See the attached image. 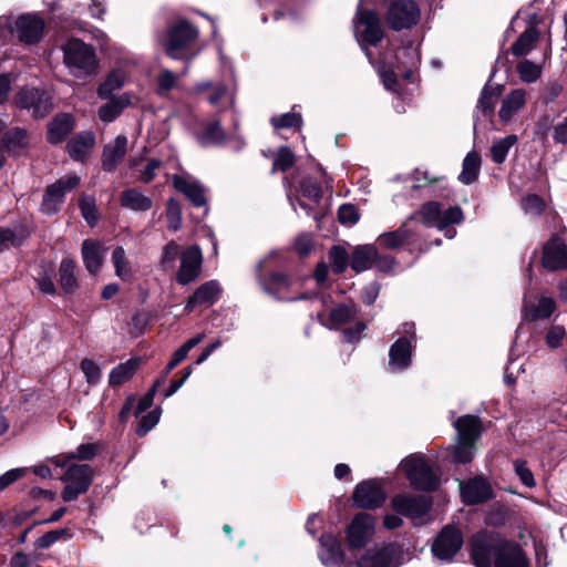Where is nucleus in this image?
Segmentation results:
<instances>
[{
  "label": "nucleus",
  "instance_id": "nucleus-59",
  "mask_svg": "<svg viewBox=\"0 0 567 567\" xmlns=\"http://www.w3.org/2000/svg\"><path fill=\"white\" fill-rule=\"evenodd\" d=\"M64 535H68V529L50 530L38 538L34 545L39 549H45L56 543Z\"/></svg>",
  "mask_w": 567,
  "mask_h": 567
},
{
  "label": "nucleus",
  "instance_id": "nucleus-55",
  "mask_svg": "<svg viewBox=\"0 0 567 567\" xmlns=\"http://www.w3.org/2000/svg\"><path fill=\"white\" fill-rule=\"evenodd\" d=\"M223 140L224 132L220 127L219 122L208 124L200 136V142L203 145L218 144Z\"/></svg>",
  "mask_w": 567,
  "mask_h": 567
},
{
  "label": "nucleus",
  "instance_id": "nucleus-45",
  "mask_svg": "<svg viewBox=\"0 0 567 567\" xmlns=\"http://www.w3.org/2000/svg\"><path fill=\"white\" fill-rule=\"evenodd\" d=\"M441 205L436 202H427L423 204L415 216H419L422 223L429 227H437L441 221Z\"/></svg>",
  "mask_w": 567,
  "mask_h": 567
},
{
  "label": "nucleus",
  "instance_id": "nucleus-46",
  "mask_svg": "<svg viewBox=\"0 0 567 567\" xmlns=\"http://www.w3.org/2000/svg\"><path fill=\"white\" fill-rule=\"evenodd\" d=\"M517 73L523 82L533 83L537 81L542 74L540 65L529 61L523 60L516 66Z\"/></svg>",
  "mask_w": 567,
  "mask_h": 567
},
{
  "label": "nucleus",
  "instance_id": "nucleus-48",
  "mask_svg": "<svg viewBox=\"0 0 567 567\" xmlns=\"http://www.w3.org/2000/svg\"><path fill=\"white\" fill-rule=\"evenodd\" d=\"M166 220L168 229L173 231H177L182 227L181 205L174 198L168 199L166 204Z\"/></svg>",
  "mask_w": 567,
  "mask_h": 567
},
{
  "label": "nucleus",
  "instance_id": "nucleus-39",
  "mask_svg": "<svg viewBox=\"0 0 567 567\" xmlns=\"http://www.w3.org/2000/svg\"><path fill=\"white\" fill-rule=\"evenodd\" d=\"M481 169V157L476 152H470L463 159L462 172L458 176L460 182L470 185L477 179Z\"/></svg>",
  "mask_w": 567,
  "mask_h": 567
},
{
  "label": "nucleus",
  "instance_id": "nucleus-2",
  "mask_svg": "<svg viewBox=\"0 0 567 567\" xmlns=\"http://www.w3.org/2000/svg\"><path fill=\"white\" fill-rule=\"evenodd\" d=\"M64 64L78 79L93 76L97 72L99 60L94 49L79 39L69 40L63 47Z\"/></svg>",
  "mask_w": 567,
  "mask_h": 567
},
{
  "label": "nucleus",
  "instance_id": "nucleus-13",
  "mask_svg": "<svg viewBox=\"0 0 567 567\" xmlns=\"http://www.w3.org/2000/svg\"><path fill=\"white\" fill-rule=\"evenodd\" d=\"M79 183V176L69 175L49 186L43 195L41 210L48 215L56 213L65 193L75 188Z\"/></svg>",
  "mask_w": 567,
  "mask_h": 567
},
{
  "label": "nucleus",
  "instance_id": "nucleus-28",
  "mask_svg": "<svg viewBox=\"0 0 567 567\" xmlns=\"http://www.w3.org/2000/svg\"><path fill=\"white\" fill-rule=\"evenodd\" d=\"M378 258V249L373 245L357 246L351 255L350 266L355 272L368 270Z\"/></svg>",
  "mask_w": 567,
  "mask_h": 567
},
{
  "label": "nucleus",
  "instance_id": "nucleus-42",
  "mask_svg": "<svg viewBox=\"0 0 567 567\" xmlns=\"http://www.w3.org/2000/svg\"><path fill=\"white\" fill-rule=\"evenodd\" d=\"M125 73L121 70H115L109 74L106 80L99 86L97 95L101 99H107L114 91L120 90L125 83Z\"/></svg>",
  "mask_w": 567,
  "mask_h": 567
},
{
  "label": "nucleus",
  "instance_id": "nucleus-52",
  "mask_svg": "<svg viewBox=\"0 0 567 567\" xmlns=\"http://www.w3.org/2000/svg\"><path fill=\"white\" fill-rule=\"evenodd\" d=\"M80 209L83 218L92 227L97 221V210L95 199L92 196H82L80 199Z\"/></svg>",
  "mask_w": 567,
  "mask_h": 567
},
{
  "label": "nucleus",
  "instance_id": "nucleus-30",
  "mask_svg": "<svg viewBox=\"0 0 567 567\" xmlns=\"http://www.w3.org/2000/svg\"><path fill=\"white\" fill-rule=\"evenodd\" d=\"M454 426L457 431V439L461 441L475 442L482 431L481 420L474 415L458 417Z\"/></svg>",
  "mask_w": 567,
  "mask_h": 567
},
{
  "label": "nucleus",
  "instance_id": "nucleus-34",
  "mask_svg": "<svg viewBox=\"0 0 567 567\" xmlns=\"http://www.w3.org/2000/svg\"><path fill=\"white\" fill-rule=\"evenodd\" d=\"M72 118L68 114L56 115L49 124L48 140L52 144H58L72 131Z\"/></svg>",
  "mask_w": 567,
  "mask_h": 567
},
{
  "label": "nucleus",
  "instance_id": "nucleus-11",
  "mask_svg": "<svg viewBox=\"0 0 567 567\" xmlns=\"http://www.w3.org/2000/svg\"><path fill=\"white\" fill-rule=\"evenodd\" d=\"M374 517L367 513L355 515L347 529V540L351 548L364 547L374 535Z\"/></svg>",
  "mask_w": 567,
  "mask_h": 567
},
{
  "label": "nucleus",
  "instance_id": "nucleus-20",
  "mask_svg": "<svg viewBox=\"0 0 567 567\" xmlns=\"http://www.w3.org/2000/svg\"><path fill=\"white\" fill-rule=\"evenodd\" d=\"M543 266L548 270L567 268V252L565 243L554 237L544 247Z\"/></svg>",
  "mask_w": 567,
  "mask_h": 567
},
{
  "label": "nucleus",
  "instance_id": "nucleus-27",
  "mask_svg": "<svg viewBox=\"0 0 567 567\" xmlns=\"http://www.w3.org/2000/svg\"><path fill=\"white\" fill-rule=\"evenodd\" d=\"M128 166L137 172L140 182L147 184L155 178L163 162L157 158L132 157L128 159Z\"/></svg>",
  "mask_w": 567,
  "mask_h": 567
},
{
  "label": "nucleus",
  "instance_id": "nucleus-16",
  "mask_svg": "<svg viewBox=\"0 0 567 567\" xmlns=\"http://www.w3.org/2000/svg\"><path fill=\"white\" fill-rule=\"evenodd\" d=\"M202 251L197 246L188 247L181 256V266L176 274L179 285H187L194 281L200 274Z\"/></svg>",
  "mask_w": 567,
  "mask_h": 567
},
{
  "label": "nucleus",
  "instance_id": "nucleus-24",
  "mask_svg": "<svg viewBox=\"0 0 567 567\" xmlns=\"http://www.w3.org/2000/svg\"><path fill=\"white\" fill-rule=\"evenodd\" d=\"M357 313L358 309L355 305L342 303L338 305L330 311L328 319H324L322 315H319L318 318L322 322V324L330 329H333L355 320Z\"/></svg>",
  "mask_w": 567,
  "mask_h": 567
},
{
  "label": "nucleus",
  "instance_id": "nucleus-26",
  "mask_svg": "<svg viewBox=\"0 0 567 567\" xmlns=\"http://www.w3.org/2000/svg\"><path fill=\"white\" fill-rule=\"evenodd\" d=\"M319 540L321 546L319 557L323 565H339L342 561L343 555L338 539L331 534H323Z\"/></svg>",
  "mask_w": 567,
  "mask_h": 567
},
{
  "label": "nucleus",
  "instance_id": "nucleus-23",
  "mask_svg": "<svg viewBox=\"0 0 567 567\" xmlns=\"http://www.w3.org/2000/svg\"><path fill=\"white\" fill-rule=\"evenodd\" d=\"M81 252L85 268L89 272L96 274L103 265L105 252L103 244L97 240L85 239L82 243Z\"/></svg>",
  "mask_w": 567,
  "mask_h": 567
},
{
  "label": "nucleus",
  "instance_id": "nucleus-31",
  "mask_svg": "<svg viewBox=\"0 0 567 567\" xmlns=\"http://www.w3.org/2000/svg\"><path fill=\"white\" fill-rule=\"evenodd\" d=\"M121 205L134 212H146L152 208V199L137 188H128L120 196Z\"/></svg>",
  "mask_w": 567,
  "mask_h": 567
},
{
  "label": "nucleus",
  "instance_id": "nucleus-63",
  "mask_svg": "<svg viewBox=\"0 0 567 567\" xmlns=\"http://www.w3.org/2000/svg\"><path fill=\"white\" fill-rule=\"evenodd\" d=\"M514 467H515V472H516L517 476L519 477V480L522 481V483L524 485H526L528 487H533L535 485V480H534L533 473L527 467L525 461H520V460L515 461Z\"/></svg>",
  "mask_w": 567,
  "mask_h": 567
},
{
  "label": "nucleus",
  "instance_id": "nucleus-14",
  "mask_svg": "<svg viewBox=\"0 0 567 567\" xmlns=\"http://www.w3.org/2000/svg\"><path fill=\"white\" fill-rule=\"evenodd\" d=\"M393 509L411 518L415 524L422 522L431 507V501L426 496L398 495L392 499Z\"/></svg>",
  "mask_w": 567,
  "mask_h": 567
},
{
  "label": "nucleus",
  "instance_id": "nucleus-50",
  "mask_svg": "<svg viewBox=\"0 0 567 567\" xmlns=\"http://www.w3.org/2000/svg\"><path fill=\"white\" fill-rule=\"evenodd\" d=\"M474 456V442L461 441L457 439V443L453 452V461L456 463H468Z\"/></svg>",
  "mask_w": 567,
  "mask_h": 567
},
{
  "label": "nucleus",
  "instance_id": "nucleus-64",
  "mask_svg": "<svg viewBox=\"0 0 567 567\" xmlns=\"http://www.w3.org/2000/svg\"><path fill=\"white\" fill-rule=\"evenodd\" d=\"M338 218L343 225H353L359 220V214L353 205H342L339 208Z\"/></svg>",
  "mask_w": 567,
  "mask_h": 567
},
{
  "label": "nucleus",
  "instance_id": "nucleus-17",
  "mask_svg": "<svg viewBox=\"0 0 567 567\" xmlns=\"http://www.w3.org/2000/svg\"><path fill=\"white\" fill-rule=\"evenodd\" d=\"M385 501V493L375 481H367L357 485L353 492L354 505L360 508L373 509Z\"/></svg>",
  "mask_w": 567,
  "mask_h": 567
},
{
  "label": "nucleus",
  "instance_id": "nucleus-58",
  "mask_svg": "<svg viewBox=\"0 0 567 567\" xmlns=\"http://www.w3.org/2000/svg\"><path fill=\"white\" fill-rule=\"evenodd\" d=\"M271 124L276 128L299 127L301 124V116L298 113L289 112V113L272 117Z\"/></svg>",
  "mask_w": 567,
  "mask_h": 567
},
{
  "label": "nucleus",
  "instance_id": "nucleus-22",
  "mask_svg": "<svg viewBox=\"0 0 567 567\" xmlns=\"http://www.w3.org/2000/svg\"><path fill=\"white\" fill-rule=\"evenodd\" d=\"M173 185L178 192L183 193L193 205L197 207L206 205L205 190L199 182L189 177L174 175Z\"/></svg>",
  "mask_w": 567,
  "mask_h": 567
},
{
  "label": "nucleus",
  "instance_id": "nucleus-44",
  "mask_svg": "<svg viewBox=\"0 0 567 567\" xmlns=\"http://www.w3.org/2000/svg\"><path fill=\"white\" fill-rule=\"evenodd\" d=\"M517 143V136L514 134L507 135L506 137L496 140L493 142L491 147V156L493 162L502 164L509 152V150Z\"/></svg>",
  "mask_w": 567,
  "mask_h": 567
},
{
  "label": "nucleus",
  "instance_id": "nucleus-54",
  "mask_svg": "<svg viewBox=\"0 0 567 567\" xmlns=\"http://www.w3.org/2000/svg\"><path fill=\"white\" fill-rule=\"evenodd\" d=\"M300 193L301 195L311 200L312 203L318 204L322 196L321 186L315 182L312 178H305L300 184Z\"/></svg>",
  "mask_w": 567,
  "mask_h": 567
},
{
  "label": "nucleus",
  "instance_id": "nucleus-61",
  "mask_svg": "<svg viewBox=\"0 0 567 567\" xmlns=\"http://www.w3.org/2000/svg\"><path fill=\"white\" fill-rule=\"evenodd\" d=\"M179 255V246L175 241L166 244L162 251L161 264L163 267H173L174 261Z\"/></svg>",
  "mask_w": 567,
  "mask_h": 567
},
{
  "label": "nucleus",
  "instance_id": "nucleus-25",
  "mask_svg": "<svg viewBox=\"0 0 567 567\" xmlns=\"http://www.w3.org/2000/svg\"><path fill=\"white\" fill-rule=\"evenodd\" d=\"M526 103V93L522 89L513 90L502 101L501 109L498 111L499 120L503 123H508L514 115H516Z\"/></svg>",
  "mask_w": 567,
  "mask_h": 567
},
{
  "label": "nucleus",
  "instance_id": "nucleus-12",
  "mask_svg": "<svg viewBox=\"0 0 567 567\" xmlns=\"http://www.w3.org/2000/svg\"><path fill=\"white\" fill-rule=\"evenodd\" d=\"M463 537L461 532L451 526L444 527L432 545L434 557L441 560H451L461 549Z\"/></svg>",
  "mask_w": 567,
  "mask_h": 567
},
{
  "label": "nucleus",
  "instance_id": "nucleus-1",
  "mask_svg": "<svg viewBox=\"0 0 567 567\" xmlns=\"http://www.w3.org/2000/svg\"><path fill=\"white\" fill-rule=\"evenodd\" d=\"M471 556L476 567H492V563L495 567H527L518 545L485 532L472 537Z\"/></svg>",
  "mask_w": 567,
  "mask_h": 567
},
{
  "label": "nucleus",
  "instance_id": "nucleus-43",
  "mask_svg": "<svg viewBox=\"0 0 567 567\" xmlns=\"http://www.w3.org/2000/svg\"><path fill=\"white\" fill-rule=\"evenodd\" d=\"M75 264L71 259H63L60 265V286L65 292H73L78 287L74 276Z\"/></svg>",
  "mask_w": 567,
  "mask_h": 567
},
{
  "label": "nucleus",
  "instance_id": "nucleus-21",
  "mask_svg": "<svg viewBox=\"0 0 567 567\" xmlns=\"http://www.w3.org/2000/svg\"><path fill=\"white\" fill-rule=\"evenodd\" d=\"M127 143L126 136L118 135L104 146L102 153V167L104 171L113 172L116 168L127 152Z\"/></svg>",
  "mask_w": 567,
  "mask_h": 567
},
{
  "label": "nucleus",
  "instance_id": "nucleus-57",
  "mask_svg": "<svg viewBox=\"0 0 567 567\" xmlns=\"http://www.w3.org/2000/svg\"><path fill=\"white\" fill-rule=\"evenodd\" d=\"M522 206L526 214L538 216L545 210V202L538 195H527L522 199Z\"/></svg>",
  "mask_w": 567,
  "mask_h": 567
},
{
  "label": "nucleus",
  "instance_id": "nucleus-36",
  "mask_svg": "<svg viewBox=\"0 0 567 567\" xmlns=\"http://www.w3.org/2000/svg\"><path fill=\"white\" fill-rule=\"evenodd\" d=\"M111 260L114 267V272L123 281H131L134 277V271L127 258L126 251L122 246H117L112 251Z\"/></svg>",
  "mask_w": 567,
  "mask_h": 567
},
{
  "label": "nucleus",
  "instance_id": "nucleus-49",
  "mask_svg": "<svg viewBox=\"0 0 567 567\" xmlns=\"http://www.w3.org/2000/svg\"><path fill=\"white\" fill-rule=\"evenodd\" d=\"M3 142L9 150L17 151L28 144L27 132L22 128H13L6 133Z\"/></svg>",
  "mask_w": 567,
  "mask_h": 567
},
{
  "label": "nucleus",
  "instance_id": "nucleus-10",
  "mask_svg": "<svg viewBox=\"0 0 567 567\" xmlns=\"http://www.w3.org/2000/svg\"><path fill=\"white\" fill-rule=\"evenodd\" d=\"M14 104L32 111L35 117L45 116L52 109L49 93L35 87H22L14 97Z\"/></svg>",
  "mask_w": 567,
  "mask_h": 567
},
{
  "label": "nucleus",
  "instance_id": "nucleus-9",
  "mask_svg": "<svg viewBox=\"0 0 567 567\" xmlns=\"http://www.w3.org/2000/svg\"><path fill=\"white\" fill-rule=\"evenodd\" d=\"M403 332L405 336L399 338L389 351V367L393 370H403L411 363L412 348L415 342L414 323H404Z\"/></svg>",
  "mask_w": 567,
  "mask_h": 567
},
{
  "label": "nucleus",
  "instance_id": "nucleus-19",
  "mask_svg": "<svg viewBox=\"0 0 567 567\" xmlns=\"http://www.w3.org/2000/svg\"><path fill=\"white\" fill-rule=\"evenodd\" d=\"M221 288L216 280H210L200 285L195 292L188 297L185 311L190 312L198 306L209 307L214 305L218 300Z\"/></svg>",
  "mask_w": 567,
  "mask_h": 567
},
{
  "label": "nucleus",
  "instance_id": "nucleus-47",
  "mask_svg": "<svg viewBox=\"0 0 567 567\" xmlns=\"http://www.w3.org/2000/svg\"><path fill=\"white\" fill-rule=\"evenodd\" d=\"M329 259L332 270L336 274H342L349 265V255L347 250L340 246H333L329 251Z\"/></svg>",
  "mask_w": 567,
  "mask_h": 567
},
{
  "label": "nucleus",
  "instance_id": "nucleus-5",
  "mask_svg": "<svg viewBox=\"0 0 567 567\" xmlns=\"http://www.w3.org/2000/svg\"><path fill=\"white\" fill-rule=\"evenodd\" d=\"M61 480L65 483L61 497L64 502H71L87 492L93 480V470L87 464H72Z\"/></svg>",
  "mask_w": 567,
  "mask_h": 567
},
{
  "label": "nucleus",
  "instance_id": "nucleus-38",
  "mask_svg": "<svg viewBox=\"0 0 567 567\" xmlns=\"http://www.w3.org/2000/svg\"><path fill=\"white\" fill-rule=\"evenodd\" d=\"M555 308L554 300L548 297L539 298L535 305H529L526 301L524 306L525 315L530 320L547 319L551 316Z\"/></svg>",
  "mask_w": 567,
  "mask_h": 567
},
{
  "label": "nucleus",
  "instance_id": "nucleus-18",
  "mask_svg": "<svg viewBox=\"0 0 567 567\" xmlns=\"http://www.w3.org/2000/svg\"><path fill=\"white\" fill-rule=\"evenodd\" d=\"M461 496L466 505L486 502L493 497L491 485L481 477L460 483Z\"/></svg>",
  "mask_w": 567,
  "mask_h": 567
},
{
  "label": "nucleus",
  "instance_id": "nucleus-35",
  "mask_svg": "<svg viewBox=\"0 0 567 567\" xmlns=\"http://www.w3.org/2000/svg\"><path fill=\"white\" fill-rule=\"evenodd\" d=\"M413 231L403 223L398 229L383 233L379 236L378 241L388 249H396L402 247L412 237Z\"/></svg>",
  "mask_w": 567,
  "mask_h": 567
},
{
  "label": "nucleus",
  "instance_id": "nucleus-60",
  "mask_svg": "<svg viewBox=\"0 0 567 567\" xmlns=\"http://www.w3.org/2000/svg\"><path fill=\"white\" fill-rule=\"evenodd\" d=\"M161 411L154 410L147 415L143 416L138 423L137 434L140 436H144L148 431H151L159 421Z\"/></svg>",
  "mask_w": 567,
  "mask_h": 567
},
{
  "label": "nucleus",
  "instance_id": "nucleus-51",
  "mask_svg": "<svg viewBox=\"0 0 567 567\" xmlns=\"http://www.w3.org/2000/svg\"><path fill=\"white\" fill-rule=\"evenodd\" d=\"M24 236L13 229L0 228V252L20 246Z\"/></svg>",
  "mask_w": 567,
  "mask_h": 567
},
{
  "label": "nucleus",
  "instance_id": "nucleus-53",
  "mask_svg": "<svg viewBox=\"0 0 567 567\" xmlns=\"http://www.w3.org/2000/svg\"><path fill=\"white\" fill-rule=\"evenodd\" d=\"M464 219L463 212L460 206H451L441 213V221L439 229H446L450 225L461 224Z\"/></svg>",
  "mask_w": 567,
  "mask_h": 567
},
{
  "label": "nucleus",
  "instance_id": "nucleus-15",
  "mask_svg": "<svg viewBox=\"0 0 567 567\" xmlns=\"http://www.w3.org/2000/svg\"><path fill=\"white\" fill-rule=\"evenodd\" d=\"M44 31V21L35 14H22L14 23L13 32L17 38L25 43L32 44L41 40Z\"/></svg>",
  "mask_w": 567,
  "mask_h": 567
},
{
  "label": "nucleus",
  "instance_id": "nucleus-32",
  "mask_svg": "<svg viewBox=\"0 0 567 567\" xmlns=\"http://www.w3.org/2000/svg\"><path fill=\"white\" fill-rule=\"evenodd\" d=\"M538 40V30L536 29V27L530 25L512 44L511 52L513 55L517 58L527 55L535 48Z\"/></svg>",
  "mask_w": 567,
  "mask_h": 567
},
{
  "label": "nucleus",
  "instance_id": "nucleus-7",
  "mask_svg": "<svg viewBox=\"0 0 567 567\" xmlns=\"http://www.w3.org/2000/svg\"><path fill=\"white\" fill-rule=\"evenodd\" d=\"M420 9L413 0H395L386 12L385 20L395 31L409 29L417 23Z\"/></svg>",
  "mask_w": 567,
  "mask_h": 567
},
{
  "label": "nucleus",
  "instance_id": "nucleus-62",
  "mask_svg": "<svg viewBox=\"0 0 567 567\" xmlns=\"http://www.w3.org/2000/svg\"><path fill=\"white\" fill-rule=\"evenodd\" d=\"M440 179H441V177L433 176L430 174L429 171H422L420 168H416L412 173V181L414 182V184H413L414 189L420 188L424 185H430V184L436 183Z\"/></svg>",
  "mask_w": 567,
  "mask_h": 567
},
{
  "label": "nucleus",
  "instance_id": "nucleus-8",
  "mask_svg": "<svg viewBox=\"0 0 567 567\" xmlns=\"http://www.w3.org/2000/svg\"><path fill=\"white\" fill-rule=\"evenodd\" d=\"M354 34L360 42L377 45L383 39L379 16L368 9H358L353 21Z\"/></svg>",
  "mask_w": 567,
  "mask_h": 567
},
{
  "label": "nucleus",
  "instance_id": "nucleus-33",
  "mask_svg": "<svg viewBox=\"0 0 567 567\" xmlns=\"http://www.w3.org/2000/svg\"><path fill=\"white\" fill-rule=\"evenodd\" d=\"M130 104H131V97L128 94L113 96V97H111V100L107 103L103 104L99 109V116L103 122H112Z\"/></svg>",
  "mask_w": 567,
  "mask_h": 567
},
{
  "label": "nucleus",
  "instance_id": "nucleus-37",
  "mask_svg": "<svg viewBox=\"0 0 567 567\" xmlns=\"http://www.w3.org/2000/svg\"><path fill=\"white\" fill-rule=\"evenodd\" d=\"M502 91L503 86L499 84H486L481 92L476 109L484 115L491 116L493 114L495 104L502 94Z\"/></svg>",
  "mask_w": 567,
  "mask_h": 567
},
{
  "label": "nucleus",
  "instance_id": "nucleus-6",
  "mask_svg": "<svg viewBox=\"0 0 567 567\" xmlns=\"http://www.w3.org/2000/svg\"><path fill=\"white\" fill-rule=\"evenodd\" d=\"M403 550L396 544H384L368 550L355 567H398L402 564Z\"/></svg>",
  "mask_w": 567,
  "mask_h": 567
},
{
  "label": "nucleus",
  "instance_id": "nucleus-41",
  "mask_svg": "<svg viewBox=\"0 0 567 567\" xmlns=\"http://www.w3.org/2000/svg\"><path fill=\"white\" fill-rule=\"evenodd\" d=\"M260 285L266 292L277 296L289 290L291 280L286 275L274 272L260 279Z\"/></svg>",
  "mask_w": 567,
  "mask_h": 567
},
{
  "label": "nucleus",
  "instance_id": "nucleus-40",
  "mask_svg": "<svg viewBox=\"0 0 567 567\" xmlns=\"http://www.w3.org/2000/svg\"><path fill=\"white\" fill-rule=\"evenodd\" d=\"M138 367V358L130 359L126 362L118 364L110 373V384L114 386L123 384L124 382L128 381L136 372Z\"/></svg>",
  "mask_w": 567,
  "mask_h": 567
},
{
  "label": "nucleus",
  "instance_id": "nucleus-56",
  "mask_svg": "<svg viewBox=\"0 0 567 567\" xmlns=\"http://www.w3.org/2000/svg\"><path fill=\"white\" fill-rule=\"evenodd\" d=\"M295 164V155L286 146H282L278 150L272 171H287Z\"/></svg>",
  "mask_w": 567,
  "mask_h": 567
},
{
  "label": "nucleus",
  "instance_id": "nucleus-4",
  "mask_svg": "<svg viewBox=\"0 0 567 567\" xmlns=\"http://www.w3.org/2000/svg\"><path fill=\"white\" fill-rule=\"evenodd\" d=\"M198 31L185 20L174 24L167 33L165 51L168 56L176 60L188 58V45L196 40Z\"/></svg>",
  "mask_w": 567,
  "mask_h": 567
},
{
  "label": "nucleus",
  "instance_id": "nucleus-29",
  "mask_svg": "<svg viewBox=\"0 0 567 567\" xmlns=\"http://www.w3.org/2000/svg\"><path fill=\"white\" fill-rule=\"evenodd\" d=\"M95 144L94 134L82 132L75 135L66 145L70 156L75 161H83Z\"/></svg>",
  "mask_w": 567,
  "mask_h": 567
},
{
  "label": "nucleus",
  "instance_id": "nucleus-3",
  "mask_svg": "<svg viewBox=\"0 0 567 567\" xmlns=\"http://www.w3.org/2000/svg\"><path fill=\"white\" fill-rule=\"evenodd\" d=\"M400 467L416 489L432 491L436 488L439 478L422 456L410 455L401 462Z\"/></svg>",
  "mask_w": 567,
  "mask_h": 567
}]
</instances>
